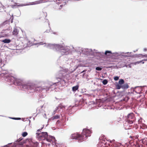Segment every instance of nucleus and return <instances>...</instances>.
Returning a JSON list of instances; mask_svg holds the SVG:
<instances>
[{
  "instance_id": "nucleus-1",
  "label": "nucleus",
  "mask_w": 147,
  "mask_h": 147,
  "mask_svg": "<svg viewBox=\"0 0 147 147\" xmlns=\"http://www.w3.org/2000/svg\"><path fill=\"white\" fill-rule=\"evenodd\" d=\"M91 131L87 129H84L81 134L78 133L74 134L71 135V139L77 140L80 142H82L86 140L87 137L91 136Z\"/></svg>"
},
{
  "instance_id": "nucleus-2",
  "label": "nucleus",
  "mask_w": 147,
  "mask_h": 147,
  "mask_svg": "<svg viewBox=\"0 0 147 147\" xmlns=\"http://www.w3.org/2000/svg\"><path fill=\"white\" fill-rule=\"evenodd\" d=\"M14 84L18 86H22L24 89H31L32 87H33V86L30 85V84H26L23 80L16 78Z\"/></svg>"
},
{
  "instance_id": "nucleus-3",
  "label": "nucleus",
  "mask_w": 147,
  "mask_h": 147,
  "mask_svg": "<svg viewBox=\"0 0 147 147\" xmlns=\"http://www.w3.org/2000/svg\"><path fill=\"white\" fill-rule=\"evenodd\" d=\"M66 4L65 2L62 3V1L59 2L55 3L54 5L53 8L57 10L61 9L65 6Z\"/></svg>"
},
{
  "instance_id": "nucleus-4",
  "label": "nucleus",
  "mask_w": 147,
  "mask_h": 147,
  "mask_svg": "<svg viewBox=\"0 0 147 147\" xmlns=\"http://www.w3.org/2000/svg\"><path fill=\"white\" fill-rule=\"evenodd\" d=\"M135 120L134 114L133 113H131L129 114L127 116V122L129 124H131L133 123Z\"/></svg>"
},
{
  "instance_id": "nucleus-5",
  "label": "nucleus",
  "mask_w": 147,
  "mask_h": 147,
  "mask_svg": "<svg viewBox=\"0 0 147 147\" xmlns=\"http://www.w3.org/2000/svg\"><path fill=\"white\" fill-rule=\"evenodd\" d=\"M30 85L31 86H33V87H32V89L30 90H31L33 89L36 92H41L42 91V90H43L45 89V88H42L41 87H36L35 85L31 84H30Z\"/></svg>"
},
{
  "instance_id": "nucleus-6",
  "label": "nucleus",
  "mask_w": 147,
  "mask_h": 147,
  "mask_svg": "<svg viewBox=\"0 0 147 147\" xmlns=\"http://www.w3.org/2000/svg\"><path fill=\"white\" fill-rule=\"evenodd\" d=\"M10 33V31L9 30L6 29L3 30L1 32L0 35L2 37L8 36L9 35V33Z\"/></svg>"
},
{
  "instance_id": "nucleus-7",
  "label": "nucleus",
  "mask_w": 147,
  "mask_h": 147,
  "mask_svg": "<svg viewBox=\"0 0 147 147\" xmlns=\"http://www.w3.org/2000/svg\"><path fill=\"white\" fill-rule=\"evenodd\" d=\"M7 78V80L12 82L13 84H14L16 77H14L13 76H8Z\"/></svg>"
},
{
  "instance_id": "nucleus-8",
  "label": "nucleus",
  "mask_w": 147,
  "mask_h": 147,
  "mask_svg": "<svg viewBox=\"0 0 147 147\" xmlns=\"http://www.w3.org/2000/svg\"><path fill=\"white\" fill-rule=\"evenodd\" d=\"M45 139L47 141L51 143V142L52 141V140H55V137L52 136H50L49 137H48V136Z\"/></svg>"
},
{
  "instance_id": "nucleus-9",
  "label": "nucleus",
  "mask_w": 147,
  "mask_h": 147,
  "mask_svg": "<svg viewBox=\"0 0 147 147\" xmlns=\"http://www.w3.org/2000/svg\"><path fill=\"white\" fill-rule=\"evenodd\" d=\"M40 136L43 137L45 139L48 137V135L47 132H42L40 135Z\"/></svg>"
},
{
  "instance_id": "nucleus-10",
  "label": "nucleus",
  "mask_w": 147,
  "mask_h": 147,
  "mask_svg": "<svg viewBox=\"0 0 147 147\" xmlns=\"http://www.w3.org/2000/svg\"><path fill=\"white\" fill-rule=\"evenodd\" d=\"M54 47L56 50H61L63 48V47L59 45H55L54 46Z\"/></svg>"
},
{
  "instance_id": "nucleus-11",
  "label": "nucleus",
  "mask_w": 147,
  "mask_h": 147,
  "mask_svg": "<svg viewBox=\"0 0 147 147\" xmlns=\"http://www.w3.org/2000/svg\"><path fill=\"white\" fill-rule=\"evenodd\" d=\"M18 33V31L16 28H14L13 31V34L15 36L17 35Z\"/></svg>"
},
{
  "instance_id": "nucleus-12",
  "label": "nucleus",
  "mask_w": 147,
  "mask_h": 147,
  "mask_svg": "<svg viewBox=\"0 0 147 147\" xmlns=\"http://www.w3.org/2000/svg\"><path fill=\"white\" fill-rule=\"evenodd\" d=\"M129 86L127 84H125L124 85L121 86V88L123 89H127L129 88Z\"/></svg>"
},
{
  "instance_id": "nucleus-13",
  "label": "nucleus",
  "mask_w": 147,
  "mask_h": 147,
  "mask_svg": "<svg viewBox=\"0 0 147 147\" xmlns=\"http://www.w3.org/2000/svg\"><path fill=\"white\" fill-rule=\"evenodd\" d=\"M3 6V7H0V12H3L4 10V8L8 7L9 5H7Z\"/></svg>"
},
{
  "instance_id": "nucleus-14",
  "label": "nucleus",
  "mask_w": 147,
  "mask_h": 147,
  "mask_svg": "<svg viewBox=\"0 0 147 147\" xmlns=\"http://www.w3.org/2000/svg\"><path fill=\"white\" fill-rule=\"evenodd\" d=\"M2 42L4 43H9L10 42L11 40L9 39H5L3 40Z\"/></svg>"
},
{
  "instance_id": "nucleus-15",
  "label": "nucleus",
  "mask_w": 147,
  "mask_h": 147,
  "mask_svg": "<svg viewBox=\"0 0 147 147\" xmlns=\"http://www.w3.org/2000/svg\"><path fill=\"white\" fill-rule=\"evenodd\" d=\"M79 88V86L78 85L76 86L72 87V90L73 91H76V90L78 89Z\"/></svg>"
},
{
  "instance_id": "nucleus-16",
  "label": "nucleus",
  "mask_w": 147,
  "mask_h": 147,
  "mask_svg": "<svg viewBox=\"0 0 147 147\" xmlns=\"http://www.w3.org/2000/svg\"><path fill=\"white\" fill-rule=\"evenodd\" d=\"M111 51H105V54L107 55H109V54H112Z\"/></svg>"
},
{
  "instance_id": "nucleus-17",
  "label": "nucleus",
  "mask_w": 147,
  "mask_h": 147,
  "mask_svg": "<svg viewBox=\"0 0 147 147\" xmlns=\"http://www.w3.org/2000/svg\"><path fill=\"white\" fill-rule=\"evenodd\" d=\"M124 81L123 79H121L119 80V83L120 85H122L124 83Z\"/></svg>"
},
{
  "instance_id": "nucleus-18",
  "label": "nucleus",
  "mask_w": 147,
  "mask_h": 147,
  "mask_svg": "<svg viewBox=\"0 0 147 147\" xmlns=\"http://www.w3.org/2000/svg\"><path fill=\"white\" fill-rule=\"evenodd\" d=\"M138 135H136V136H130V138H131L132 139L134 140L135 139H136V138H138Z\"/></svg>"
},
{
  "instance_id": "nucleus-19",
  "label": "nucleus",
  "mask_w": 147,
  "mask_h": 147,
  "mask_svg": "<svg viewBox=\"0 0 147 147\" xmlns=\"http://www.w3.org/2000/svg\"><path fill=\"white\" fill-rule=\"evenodd\" d=\"M59 116L58 115H56L55 116H54L53 117V119H58L59 118Z\"/></svg>"
},
{
  "instance_id": "nucleus-20",
  "label": "nucleus",
  "mask_w": 147,
  "mask_h": 147,
  "mask_svg": "<svg viewBox=\"0 0 147 147\" xmlns=\"http://www.w3.org/2000/svg\"><path fill=\"white\" fill-rule=\"evenodd\" d=\"M102 82L104 85H106L108 81L106 80H104Z\"/></svg>"
},
{
  "instance_id": "nucleus-21",
  "label": "nucleus",
  "mask_w": 147,
  "mask_h": 147,
  "mask_svg": "<svg viewBox=\"0 0 147 147\" xmlns=\"http://www.w3.org/2000/svg\"><path fill=\"white\" fill-rule=\"evenodd\" d=\"M28 135V133L27 132H24L22 134V136L25 137L26 136Z\"/></svg>"
},
{
  "instance_id": "nucleus-22",
  "label": "nucleus",
  "mask_w": 147,
  "mask_h": 147,
  "mask_svg": "<svg viewBox=\"0 0 147 147\" xmlns=\"http://www.w3.org/2000/svg\"><path fill=\"white\" fill-rule=\"evenodd\" d=\"M96 69L97 70L100 71L102 70V68L101 67H96Z\"/></svg>"
},
{
  "instance_id": "nucleus-23",
  "label": "nucleus",
  "mask_w": 147,
  "mask_h": 147,
  "mask_svg": "<svg viewBox=\"0 0 147 147\" xmlns=\"http://www.w3.org/2000/svg\"><path fill=\"white\" fill-rule=\"evenodd\" d=\"M119 78L118 76H115L114 77V79L115 80L117 81L118 80Z\"/></svg>"
},
{
  "instance_id": "nucleus-24",
  "label": "nucleus",
  "mask_w": 147,
  "mask_h": 147,
  "mask_svg": "<svg viewBox=\"0 0 147 147\" xmlns=\"http://www.w3.org/2000/svg\"><path fill=\"white\" fill-rule=\"evenodd\" d=\"M142 57H147V55H143L142 54H140Z\"/></svg>"
},
{
  "instance_id": "nucleus-25",
  "label": "nucleus",
  "mask_w": 147,
  "mask_h": 147,
  "mask_svg": "<svg viewBox=\"0 0 147 147\" xmlns=\"http://www.w3.org/2000/svg\"><path fill=\"white\" fill-rule=\"evenodd\" d=\"M142 61H137L136 62H135V64H137H137H139L140 63H141Z\"/></svg>"
},
{
  "instance_id": "nucleus-26",
  "label": "nucleus",
  "mask_w": 147,
  "mask_h": 147,
  "mask_svg": "<svg viewBox=\"0 0 147 147\" xmlns=\"http://www.w3.org/2000/svg\"><path fill=\"white\" fill-rule=\"evenodd\" d=\"M12 119H20V118H12Z\"/></svg>"
},
{
  "instance_id": "nucleus-27",
  "label": "nucleus",
  "mask_w": 147,
  "mask_h": 147,
  "mask_svg": "<svg viewBox=\"0 0 147 147\" xmlns=\"http://www.w3.org/2000/svg\"><path fill=\"white\" fill-rule=\"evenodd\" d=\"M121 88V86L119 85L117 86V88L118 89H120Z\"/></svg>"
},
{
  "instance_id": "nucleus-28",
  "label": "nucleus",
  "mask_w": 147,
  "mask_h": 147,
  "mask_svg": "<svg viewBox=\"0 0 147 147\" xmlns=\"http://www.w3.org/2000/svg\"><path fill=\"white\" fill-rule=\"evenodd\" d=\"M22 139L19 138L18 140H17V141L18 142H19L20 141H21L22 140Z\"/></svg>"
},
{
  "instance_id": "nucleus-29",
  "label": "nucleus",
  "mask_w": 147,
  "mask_h": 147,
  "mask_svg": "<svg viewBox=\"0 0 147 147\" xmlns=\"http://www.w3.org/2000/svg\"><path fill=\"white\" fill-rule=\"evenodd\" d=\"M142 61H147V59H144L143 60H142ZM141 62H142V63H143V64H144V62H143V61H142Z\"/></svg>"
},
{
  "instance_id": "nucleus-30",
  "label": "nucleus",
  "mask_w": 147,
  "mask_h": 147,
  "mask_svg": "<svg viewBox=\"0 0 147 147\" xmlns=\"http://www.w3.org/2000/svg\"><path fill=\"white\" fill-rule=\"evenodd\" d=\"M147 50V49H146V48H144V51H146Z\"/></svg>"
},
{
  "instance_id": "nucleus-31",
  "label": "nucleus",
  "mask_w": 147,
  "mask_h": 147,
  "mask_svg": "<svg viewBox=\"0 0 147 147\" xmlns=\"http://www.w3.org/2000/svg\"><path fill=\"white\" fill-rule=\"evenodd\" d=\"M40 130L39 129H38L37 130V131H40Z\"/></svg>"
},
{
  "instance_id": "nucleus-32",
  "label": "nucleus",
  "mask_w": 147,
  "mask_h": 147,
  "mask_svg": "<svg viewBox=\"0 0 147 147\" xmlns=\"http://www.w3.org/2000/svg\"><path fill=\"white\" fill-rule=\"evenodd\" d=\"M50 145V144H48V146H49V145Z\"/></svg>"
},
{
  "instance_id": "nucleus-33",
  "label": "nucleus",
  "mask_w": 147,
  "mask_h": 147,
  "mask_svg": "<svg viewBox=\"0 0 147 147\" xmlns=\"http://www.w3.org/2000/svg\"><path fill=\"white\" fill-rule=\"evenodd\" d=\"M19 6H21V5H19Z\"/></svg>"
},
{
  "instance_id": "nucleus-34",
  "label": "nucleus",
  "mask_w": 147,
  "mask_h": 147,
  "mask_svg": "<svg viewBox=\"0 0 147 147\" xmlns=\"http://www.w3.org/2000/svg\"><path fill=\"white\" fill-rule=\"evenodd\" d=\"M36 134H38V133H36Z\"/></svg>"
}]
</instances>
